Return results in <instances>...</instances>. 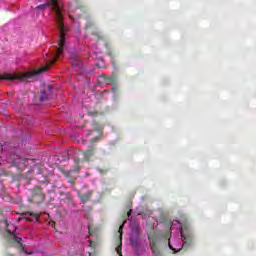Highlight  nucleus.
<instances>
[{"instance_id": "1", "label": "nucleus", "mask_w": 256, "mask_h": 256, "mask_svg": "<svg viewBox=\"0 0 256 256\" xmlns=\"http://www.w3.org/2000/svg\"><path fill=\"white\" fill-rule=\"evenodd\" d=\"M193 241V235L187 225H182L178 220H173L170 227V238L168 239L169 248L178 253L183 247H189Z\"/></svg>"}, {"instance_id": "2", "label": "nucleus", "mask_w": 256, "mask_h": 256, "mask_svg": "<svg viewBox=\"0 0 256 256\" xmlns=\"http://www.w3.org/2000/svg\"><path fill=\"white\" fill-rule=\"evenodd\" d=\"M4 225H5L6 229H7V232L10 235H12L13 241H15L16 243H18V245H20V247H21L22 251H24V253H27L25 251V247L23 246V238L13 234V233H15V229H16L15 226H13V224H9L8 221L4 222Z\"/></svg>"}, {"instance_id": "3", "label": "nucleus", "mask_w": 256, "mask_h": 256, "mask_svg": "<svg viewBox=\"0 0 256 256\" xmlns=\"http://www.w3.org/2000/svg\"><path fill=\"white\" fill-rule=\"evenodd\" d=\"M148 241L153 255L159 256V248L157 247V243H159V234H157V232L148 234Z\"/></svg>"}, {"instance_id": "4", "label": "nucleus", "mask_w": 256, "mask_h": 256, "mask_svg": "<svg viewBox=\"0 0 256 256\" xmlns=\"http://www.w3.org/2000/svg\"><path fill=\"white\" fill-rule=\"evenodd\" d=\"M21 219H25L26 221H39V215L31 212H25L18 221H21Z\"/></svg>"}, {"instance_id": "5", "label": "nucleus", "mask_w": 256, "mask_h": 256, "mask_svg": "<svg viewBox=\"0 0 256 256\" xmlns=\"http://www.w3.org/2000/svg\"><path fill=\"white\" fill-rule=\"evenodd\" d=\"M99 85H109L115 83V77L100 76L98 78Z\"/></svg>"}, {"instance_id": "6", "label": "nucleus", "mask_w": 256, "mask_h": 256, "mask_svg": "<svg viewBox=\"0 0 256 256\" xmlns=\"http://www.w3.org/2000/svg\"><path fill=\"white\" fill-rule=\"evenodd\" d=\"M53 89V86L48 85L47 86V91L42 90L40 93V101H47V99H49V97H51V91Z\"/></svg>"}, {"instance_id": "7", "label": "nucleus", "mask_w": 256, "mask_h": 256, "mask_svg": "<svg viewBox=\"0 0 256 256\" xmlns=\"http://www.w3.org/2000/svg\"><path fill=\"white\" fill-rule=\"evenodd\" d=\"M84 157L85 161H89V159H91V157L93 156V150H88L86 152H78V156Z\"/></svg>"}, {"instance_id": "8", "label": "nucleus", "mask_w": 256, "mask_h": 256, "mask_svg": "<svg viewBox=\"0 0 256 256\" xmlns=\"http://www.w3.org/2000/svg\"><path fill=\"white\" fill-rule=\"evenodd\" d=\"M89 197H91V192H87L84 196H80V199L82 203H86V201H89Z\"/></svg>"}, {"instance_id": "9", "label": "nucleus", "mask_w": 256, "mask_h": 256, "mask_svg": "<svg viewBox=\"0 0 256 256\" xmlns=\"http://www.w3.org/2000/svg\"><path fill=\"white\" fill-rule=\"evenodd\" d=\"M96 65L99 67V69H103L105 67V63L103 62V59L99 58Z\"/></svg>"}, {"instance_id": "10", "label": "nucleus", "mask_w": 256, "mask_h": 256, "mask_svg": "<svg viewBox=\"0 0 256 256\" xmlns=\"http://www.w3.org/2000/svg\"><path fill=\"white\" fill-rule=\"evenodd\" d=\"M72 65L73 67H77L79 65V63H81V61L79 60V58H72Z\"/></svg>"}, {"instance_id": "11", "label": "nucleus", "mask_w": 256, "mask_h": 256, "mask_svg": "<svg viewBox=\"0 0 256 256\" xmlns=\"http://www.w3.org/2000/svg\"><path fill=\"white\" fill-rule=\"evenodd\" d=\"M124 225L125 224H122L121 226H120V228H119V233H120V239H121V235H122V233H123V227H124Z\"/></svg>"}, {"instance_id": "12", "label": "nucleus", "mask_w": 256, "mask_h": 256, "mask_svg": "<svg viewBox=\"0 0 256 256\" xmlns=\"http://www.w3.org/2000/svg\"><path fill=\"white\" fill-rule=\"evenodd\" d=\"M131 213H133V210H130V211L128 212V221H131V219H132Z\"/></svg>"}, {"instance_id": "13", "label": "nucleus", "mask_w": 256, "mask_h": 256, "mask_svg": "<svg viewBox=\"0 0 256 256\" xmlns=\"http://www.w3.org/2000/svg\"><path fill=\"white\" fill-rule=\"evenodd\" d=\"M95 129H96L98 135H100L101 134V127H96Z\"/></svg>"}, {"instance_id": "14", "label": "nucleus", "mask_w": 256, "mask_h": 256, "mask_svg": "<svg viewBox=\"0 0 256 256\" xmlns=\"http://www.w3.org/2000/svg\"><path fill=\"white\" fill-rule=\"evenodd\" d=\"M99 37H100V36H99L98 34H94V35H93V39H95V40L99 39Z\"/></svg>"}, {"instance_id": "15", "label": "nucleus", "mask_w": 256, "mask_h": 256, "mask_svg": "<svg viewBox=\"0 0 256 256\" xmlns=\"http://www.w3.org/2000/svg\"><path fill=\"white\" fill-rule=\"evenodd\" d=\"M68 9L70 13H73V7L71 5L68 7Z\"/></svg>"}, {"instance_id": "16", "label": "nucleus", "mask_w": 256, "mask_h": 256, "mask_svg": "<svg viewBox=\"0 0 256 256\" xmlns=\"http://www.w3.org/2000/svg\"><path fill=\"white\" fill-rule=\"evenodd\" d=\"M112 91L115 93V91H117V87L113 86Z\"/></svg>"}, {"instance_id": "17", "label": "nucleus", "mask_w": 256, "mask_h": 256, "mask_svg": "<svg viewBox=\"0 0 256 256\" xmlns=\"http://www.w3.org/2000/svg\"><path fill=\"white\" fill-rule=\"evenodd\" d=\"M74 161H75V163H79V158L78 157H76L75 159H74Z\"/></svg>"}, {"instance_id": "18", "label": "nucleus", "mask_w": 256, "mask_h": 256, "mask_svg": "<svg viewBox=\"0 0 256 256\" xmlns=\"http://www.w3.org/2000/svg\"><path fill=\"white\" fill-rule=\"evenodd\" d=\"M119 249H120V248L117 247V248H116V251H117L118 255H121V252L119 251Z\"/></svg>"}, {"instance_id": "19", "label": "nucleus", "mask_w": 256, "mask_h": 256, "mask_svg": "<svg viewBox=\"0 0 256 256\" xmlns=\"http://www.w3.org/2000/svg\"><path fill=\"white\" fill-rule=\"evenodd\" d=\"M69 17H70V19H71L72 21H75V18H73L72 15H69Z\"/></svg>"}, {"instance_id": "20", "label": "nucleus", "mask_w": 256, "mask_h": 256, "mask_svg": "<svg viewBox=\"0 0 256 256\" xmlns=\"http://www.w3.org/2000/svg\"><path fill=\"white\" fill-rule=\"evenodd\" d=\"M91 133H95V130H93V131H90V132H89V135H91Z\"/></svg>"}, {"instance_id": "21", "label": "nucleus", "mask_w": 256, "mask_h": 256, "mask_svg": "<svg viewBox=\"0 0 256 256\" xmlns=\"http://www.w3.org/2000/svg\"><path fill=\"white\" fill-rule=\"evenodd\" d=\"M137 225H138V224L136 223V224H135V229H136V231H137Z\"/></svg>"}, {"instance_id": "22", "label": "nucleus", "mask_w": 256, "mask_h": 256, "mask_svg": "<svg viewBox=\"0 0 256 256\" xmlns=\"http://www.w3.org/2000/svg\"><path fill=\"white\" fill-rule=\"evenodd\" d=\"M90 247H93V243L92 242H90Z\"/></svg>"}, {"instance_id": "23", "label": "nucleus", "mask_w": 256, "mask_h": 256, "mask_svg": "<svg viewBox=\"0 0 256 256\" xmlns=\"http://www.w3.org/2000/svg\"><path fill=\"white\" fill-rule=\"evenodd\" d=\"M92 141H97V138L92 139Z\"/></svg>"}, {"instance_id": "24", "label": "nucleus", "mask_w": 256, "mask_h": 256, "mask_svg": "<svg viewBox=\"0 0 256 256\" xmlns=\"http://www.w3.org/2000/svg\"><path fill=\"white\" fill-rule=\"evenodd\" d=\"M79 167H77L75 170L78 171Z\"/></svg>"}, {"instance_id": "25", "label": "nucleus", "mask_w": 256, "mask_h": 256, "mask_svg": "<svg viewBox=\"0 0 256 256\" xmlns=\"http://www.w3.org/2000/svg\"><path fill=\"white\" fill-rule=\"evenodd\" d=\"M89 256H91V253H89Z\"/></svg>"}]
</instances>
